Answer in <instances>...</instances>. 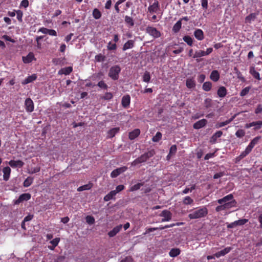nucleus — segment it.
I'll return each instance as SVG.
<instances>
[{"label":"nucleus","mask_w":262,"mask_h":262,"mask_svg":"<svg viewBox=\"0 0 262 262\" xmlns=\"http://www.w3.org/2000/svg\"><path fill=\"white\" fill-rule=\"evenodd\" d=\"M257 13H252L247 16L245 18V23L250 24L252 21H254L257 15Z\"/></svg>","instance_id":"nucleus-32"},{"label":"nucleus","mask_w":262,"mask_h":262,"mask_svg":"<svg viewBox=\"0 0 262 262\" xmlns=\"http://www.w3.org/2000/svg\"><path fill=\"white\" fill-rule=\"evenodd\" d=\"M37 78V76L35 74H33L31 76L27 77L25 80H24L21 83L24 85L27 84L28 83H31L36 80Z\"/></svg>","instance_id":"nucleus-26"},{"label":"nucleus","mask_w":262,"mask_h":262,"mask_svg":"<svg viewBox=\"0 0 262 262\" xmlns=\"http://www.w3.org/2000/svg\"><path fill=\"white\" fill-rule=\"evenodd\" d=\"M232 249V247H228L224 249L223 250H221L215 253V257L217 258H219L221 256H223L226 254H228L230 252V251Z\"/></svg>","instance_id":"nucleus-14"},{"label":"nucleus","mask_w":262,"mask_h":262,"mask_svg":"<svg viewBox=\"0 0 262 262\" xmlns=\"http://www.w3.org/2000/svg\"><path fill=\"white\" fill-rule=\"evenodd\" d=\"M186 86L188 89H192L196 86V81L194 76L190 77L186 80Z\"/></svg>","instance_id":"nucleus-11"},{"label":"nucleus","mask_w":262,"mask_h":262,"mask_svg":"<svg viewBox=\"0 0 262 262\" xmlns=\"http://www.w3.org/2000/svg\"><path fill=\"white\" fill-rule=\"evenodd\" d=\"M150 75L149 72L146 71L143 75V81L146 83H148L150 80Z\"/></svg>","instance_id":"nucleus-43"},{"label":"nucleus","mask_w":262,"mask_h":262,"mask_svg":"<svg viewBox=\"0 0 262 262\" xmlns=\"http://www.w3.org/2000/svg\"><path fill=\"white\" fill-rule=\"evenodd\" d=\"M207 123V120L205 119H203L194 123L193 125V127L194 129H199L204 127Z\"/></svg>","instance_id":"nucleus-12"},{"label":"nucleus","mask_w":262,"mask_h":262,"mask_svg":"<svg viewBox=\"0 0 262 262\" xmlns=\"http://www.w3.org/2000/svg\"><path fill=\"white\" fill-rule=\"evenodd\" d=\"M25 106L27 112L31 113L34 111V103L31 98H27L26 99L25 102Z\"/></svg>","instance_id":"nucleus-8"},{"label":"nucleus","mask_w":262,"mask_h":262,"mask_svg":"<svg viewBox=\"0 0 262 262\" xmlns=\"http://www.w3.org/2000/svg\"><path fill=\"white\" fill-rule=\"evenodd\" d=\"M250 89V88L248 86L243 89L240 93V96L242 97L246 96L249 93Z\"/></svg>","instance_id":"nucleus-55"},{"label":"nucleus","mask_w":262,"mask_h":262,"mask_svg":"<svg viewBox=\"0 0 262 262\" xmlns=\"http://www.w3.org/2000/svg\"><path fill=\"white\" fill-rule=\"evenodd\" d=\"M208 214V209L206 207H203L192 211L188 214L190 219H197L206 216Z\"/></svg>","instance_id":"nucleus-1"},{"label":"nucleus","mask_w":262,"mask_h":262,"mask_svg":"<svg viewBox=\"0 0 262 262\" xmlns=\"http://www.w3.org/2000/svg\"><path fill=\"white\" fill-rule=\"evenodd\" d=\"M40 170V167H36L33 168H32L31 171L29 172V173L31 174H33V173H35L39 172Z\"/></svg>","instance_id":"nucleus-63"},{"label":"nucleus","mask_w":262,"mask_h":262,"mask_svg":"<svg viewBox=\"0 0 262 262\" xmlns=\"http://www.w3.org/2000/svg\"><path fill=\"white\" fill-rule=\"evenodd\" d=\"M140 134V130L138 128L135 129L133 131L129 133L128 138L130 140H133L138 137Z\"/></svg>","instance_id":"nucleus-19"},{"label":"nucleus","mask_w":262,"mask_h":262,"mask_svg":"<svg viewBox=\"0 0 262 262\" xmlns=\"http://www.w3.org/2000/svg\"><path fill=\"white\" fill-rule=\"evenodd\" d=\"M260 136H257L255 137L250 142L249 144L247 147L250 150H252V148L254 147V146L257 144L258 142L260 139Z\"/></svg>","instance_id":"nucleus-30"},{"label":"nucleus","mask_w":262,"mask_h":262,"mask_svg":"<svg viewBox=\"0 0 262 262\" xmlns=\"http://www.w3.org/2000/svg\"><path fill=\"white\" fill-rule=\"evenodd\" d=\"M193 203V200L189 196H185L183 200V204L184 205H191Z\"/></svg>","instance_id":"nucleus-40"},{"label":"nucleus","mask_w":262,"mask_h":262,"mask_svg":"<svg viewBox=\"0 0 262 262\" xmlns=\"http://www.w3.org/2000/svg\"><path fill=\"white\" fill-rule=\"evenodd\" d=\"M9 164L11 167L13 168H15L17 167H21L24 165V163L20 160L16 161L11 160L9 162Z\"/></svg>","instance_id":"nucleus-16"},{"label":"nucleus","mask_w":262,"mask_h":262,"mask_svg":"<svg viewBox=\"0 0 262 262\" xmlns=\"http://www.w3.org/2000/svg\"><path fill=\"white\" fill-rule=\"evenodd\" d=\"M73 71V68L72 67H68L62 68L58 72V74H64L66 75H69Z\"/></svg>","instance_id":"nucleus-29"},{"label":"nucleus","mask_w":262,"mask_h":262,"mask_svg":"<svg viewBox=\"0 0 262 262\" xmlns=\"http://www.w3.org/2000/svg\"><path fill=\"white\" fill-rule=\"evenodd\" d=\"M97 85L99 88H100L101 89H104V90H107V88H108V86L107 85V84L102 80L99 81Z\"/></svg>","instance_id":"nucleus-56"},{"label":"nucleus","mask_w":262,"mask_h":262,"mask_svg":"<svg viewBox=\"0 0 262 262\" xmlns=\"http://www.w3.org/2000/svg\"><path fill=\"white\" fill-rule=\"evenodd\" d=\"M251 151L247 147L246 148L245 150L243 151L239 156V159H242L246 157Z\"/></svg>","instance_id":"nucleus-48"},{"label":"nucleus","mask_w":262,"mask_h":262,"mask_svg":"<svg viewBox=\"0 0 262 262\" xmlns=\"http://www.w3.org/2000/svg\"><path fill=\"white\" fill-rule=\"evenodd\" d=\"M86 222L90 225H92L95 223V219L91 215H88L85 217Z\"/></svg>","instance_id":"nucleus-50"},{"label":"nucleus","mask_w":262,"mask_h":262,"mask_svg":"<svg viewBox=\"0 0 262 262\" xmlns=\"http://www.w3.org/2000/svg\"><path fill=\"white\" fill-rule=\"evenodd\" d=\"M116 192L114 190L110 191L107 194L104 196L103 200L105 202L109 201L111 200H115Z\"/></svg>","instance_id":"nucleus-28"},{"label":"nucleus","mask_w":262,"mask_h":262,"mask_svg":"<svg viewBox=\"0 0 262 262\" xmlns=\"http://www.w3.org/2000/svg\"><path fill=\"white\" fill-rule=\"evenodd\" d=\"M205 78H206L205 75H204L203 74H201L199 75V76L198 77V81L199 83H202L204 81Z\"/></svg>","instance_id":"nucleus-59"},{"label":"nucleus","mask_w":262,"mask_h":262,"mask_svg":"<svg viewBox=\"0 0 262 262\" xmlns=\"http://www.w3.org/2000/svg\"><path fill=\"white\" fill-rule=\"evenodd\" d=\"M121 72V68L118 65L111 67L109 70L108 76L113 80H117L119 78V74Z\"/></svg>","instance_id":"nucleus-4"},{"label":"nucleus","mask_w":262,"mask_h":262,"mask_svg":"<svg viewBox=\"0 0 262 262\" xmlns=\"http://www.w3.org/2000/svg\"><path fill=\"white\" fill-rule=\"evenodd\" d=\"M122 228V225H119L118 226H116L115 227H114L113 229V230H112L110 232H108V236L111 237H114L121 230Z\"/></svg>","instance_id":"nucleus-17"},{"label":"nucleus","mask_w":262,"mask_h":262,"mask_svg":"<svg viewBox=\"0 0 262 262\" xmlns=\"http://www.w3.org/2000/svg\"><path fill=\"white\" fill-rule=\"evenodd\" d=\"M181 253V250L179 248H172L169 252V255L171 257H174L179 255Z\"/></svg>","instance_id":"nucleus-34"},{"label":"nucleus","mask_w":262,"mask_h":262,"mask_svg":"<svg viewBox=\"0 0 262 262\" xmlns=\"http://www.w3.org/2000/svg\"><path fill=\"white\" fill-rule=\"evenodd\" d=\"M223 135V132L221 130H218L215 132L210 138V142L212 144H214L216 142L217 139L220 138Z\"/></svg>","instance_id":"nucleus-15"},{"label":"nucleus","mask_w":262,"mask_h":262,"mask_svg":"<svg viewBox=\"0 0 262 262\" xmlns=\"http://www.w3.org/2000/svg\"><path fill=\"white\" fill-rule=\"evenodd\" d=\"M155 154L154 149L150 150L148 152H145L144 154L141 155L138 158L136 159L132 163V166H136L139 163H142L146 162L148 159L152 157Z\"/></svg>","instance_id":"nucleus-2"},{"label":"nucleus","mask_w":262,"mask_h":262,"mask_svg":"<svg viewBox=\"0 0 262 262\" xmlns=\"http://www.w3.org/2000/svg\"><path fill=\"white\" fill-rule=\"evenodd\" d=\"M248 220L247 219H240L235 221V224H236L237 226H241L247 223Z\"/></svg>","instance_id":"nucleus-54"},{"label":"nucleus","mask_w":262,"mask_h":262,"mask_svg":"<svg viewBox=\"0 0 262 262\" xmlns=\"http://www.w3.org/2000/svg\"><path fill=\"white\" fill-rule=\"evenodd\" d=\"M3 179L5 181H8L9 179L10 173H11V169L9 167L7 166L3 168Z\"/></svg>","instance_id":"nucleus-23"},{"label":"nucleus","mask_w":262,"mask_h":262,"mask_svg":"<svg viewBox=\"0 0 262 262\" xmlns=\"http://www.w3.org/2000/svg\"><path fill=\"white\" fill-rule=\"evenodd\" d=\"M93 186V183H92L91 182H89L87 184H85V185H84L79 187L77 188V191H82L83 190H90V189H91L92 188Z\"/></svg>","instance_id":"nucleus-33"},{"label":"nucleus","mask_w":262,"mask_h":262,"mask_svg":"<svg viewBox=\"0 0 262 262\" xmlns=\"http://www.w3.org/2000/svg\"><path fill=\"white\" fill-rule=\"evenodd\" d=\"M162 134L158 132L156 133V135L153 137L152 138V141L154 142H159L162 138Z\"/></svg>","instance_id":"nucleus-46"},{"label":"nucleus","mask_w":262,"mask_h":262,"mask_svg":"<svg viewBox=\"0 0 262 262\" xmlns=\"http://www.w3.org/2000/svg\"><path fill=\"white\" fill-rule=\"evenodd\" d=\"M182 22L181 20H179L173 26L172 31L174 33L178 32L181 28Z\"/></svg>","instance_id":"nucleus-35"},{"label":"nucleus","mask_w":262,"mask_h":262,"mask_svg":"<svg viewBox=\"0 0 262 262\" xmlns=\"http://www.w3.org/2000/svg\"><path fill=\"white\" fill-rule=\"evenodd\" d=\"M245 131L244 129H238L235 133V136L237 138H242L245 135Z\"/></svg>","instance_id":"nucleus-49"},{"label":"nucleus","mask_w":262,"mask_h":262,"mask_svg":"<svg viewBox=\"0 0 262 262\" xmlns=\"http://www.w3.org/2000/svg\"><path fill=\"white\" fill-rule=\"evenodd\" d=\"M33 178L28 177L24 182L23 185L25 187H28L30 186L33 182Z\"/></svg>","instance_id":"nucleus-39"},{"label":"nucleus","mask_w":262,"mask_h":262,"mask_svg":"<svg viewBox=\"0 0 262 262\" xmlns=\"http://www.w3.org/2000/svg\"><path fill=\"white\" fill-rule=\"evenodd\" d=\"M177 150V147L176 145H172L169 149V155H174Z\"/></svg>","instance_id":"nucleus-53"},{"label":"nucleus","mask_w":262,"mask_h":262,"mask_svg":"<svg viewBox=\"0 0 262 262\" xmlns=\"http://www.w3.org/2000/svg\"><path fill=\"white\" fill-rule=\"evenodd\" d=\"M16 14L17 15V18L18 20L21 23L23 21V12L22 11L18 10L17 11H16Z\"/></svg>","instance_id":"nucleus-51"},{"label":"nucleus","mask_w":262,"mask_h":262,"mask_svg":"<svg viewBox=\"0 0 262 262\" xmlns=\"http://www.w3.org/2000/svg\"><path fill=\"white\" fill-rule=\"evenodd\" d=\"M146 30L147 33L155 38H158L161 36L160 32L156 28L148 26Z\"/></svg>","instance_id":"nucleus-5"},{"label":"nucleus","mask_w":262,"mask_h":262,"mask_svg":"<svg viewBox=\"0 0 262 262\" xmlns=\"http://www.w3.org/2000/svg\"><path fill=\"white\" fill-rule=\"evenodd\" d=\"M254 125H253V126H254V130H257L259 129H260L262 127V121H257L253 122Z\"/></svg>","instance_id":"nucleus-45"},{"label":"nucleus","mask_w":262,"mask_h":262,"mask_svg":"<svg viewBox=\"0 0 262 262\" xmlns=\"http://www.w3.org/2000/svg\"><path fill=\"white\" fill-rule=\"evenodd\" d=\"M31 198V195L29 193H25L19 195L18 199L14 201L15 205H18L24 201H27Z\"/></svg>","instance_id":"nucleus-7"},{"label":"nucleus","mask_w":262,"mask_h":262,"mask_svg":"<svg viewBox=\"0 0 262 262\" xmlns=\"http://www.w3.org/2000/svg\"><path fill=\"white\" fill-rule=\"evenodd\" d=\"M93 16L94 18L96 19H98L101 18L102 16L101 12L100 11V10L97 8H95L92 12Z\"/></svg>","instance_id":"nucleus-36"},{"label":"nucleus","mask_w":262,"mask_h":262,"mask_svg":"<svg viewBox=\"0 0 262 262\" xmlns=\"http://www.w3.org/2000/svg\"><path fill=\"white\" fill-rule=\"evenodd\" d=\"M135 46V40H128L126 42L122 47V50L125 51L128 49L133 48Z\"/></svg>","instance_id":"nucleus-20"},{"label":"nucleus","mask_w":262,"mask_h":262,"mask_svg":"<svg viewBox=\"0 0 262 262\" xmlns=\"http://www.w3.org/2000/svg\"><path fill=\"white\" fill-rule=\"evenodd\" d=\"M29 6L28 0H23L20 4V7L27 8Z\"/></svg>","instance_id":"nucleus-61"},{"label":"nucleus","mask_w":262,"mask_h":262,"mask_svg":"<svg viewBox=\"0 0 262 262\" xmlns=\"http://www.w3.org/2000/svg\"><path fill=\"white\" fill-rule=\"evenodd\" d=\"M217 203L220 204H229V208L230 209L235 207L236 204V202L234 199L233 195L232 194H228L222 199H219Z\"/></svg>","instance_id":"nucleus-3"},{"label":"nucleus","mask_w":262,"mask_h":262,"mask_svg":"<svg viewBox=\"0 0 262 262\" xmlns=\"http://www.w3.org/2000/svg\"><path fill=\"white\" fill-rule=\"evenodd\" d=\"M130 103V97L129 95H126L123 96L121 100V104L123 107L127 108Z\"/></svg>","instance_id":"nucleus-13"},{"label":"nucleus","mask_w":262,"mask_h":262,"mask_svg":"<svg viewBox=\"0 0 262 262\" xmlns=\"http://www.w3.org/2000/svg\"><path fill=\"white\" fill-rule=\"evenodd\" d=\"M60 240V239L59 237H56L55 238L51 241L50 243L53 246V247H56L58 245Z\"/></svg>","instance_id":"nucleus-57"},{"label":"nucleus","mask_w":262,"mask_h":262,"mask_svg":"<svg viewBox=\"0 0 262 262\" xmlns=\"http://www.w3.org/2000/svg\"><path fill=\"white\" fill-rule=\"evenodd\" d=\"M183 224V222H178L176 223H173V224H171L170 225H165V226H164V228L166 229V228H168L172 227L175 226H180V225H181Z\"/></svg>","instance_id":"nucleus-60"},{"label":"nucleus","mask_w":262,"mask_h":262,"mask_svg":"<svg viewBox=\"0 0 262 262\" xmlns=\"http://www.w3.org/2000/svg\"><path fill=\"white\" fill-rule=\"evenodd\" d=\"M201 5L204 9H207L208 8V1L201 0Z\"/></svg>","instance_id":"nucleus-64"},{"label":"nucleus","mask_w":262,"mask_h":262,"mask_svg":"<svg viewBox=\"0 0 262 262\" xmlns=\"http://www.w3.org/2000/svg\"><path fill=\"white\" fill-rule=\"evenodd\" d=\"M204 56H206L205 54V51H202V50H200V51H196L195 52V54H194V55L192 56V57L193 58H195L201 57H203Z\"/></svg>","instance_id":"nucleus-47"},{"label":"nucleus","mask_w":262,"mask_h":262,"mask_svg":"<svg viewBox=\"0 0 262 262\" xmlns=\"http://www.w3.org/2000/svg\"><path fill=\"white\" fill-rule=\"evenodd\" d=\"M125 188V187L123 185H119L116 187V189L114 190L115 192L117 194V193H119V192L122 191Z\"/></svg>","instance_id":"nucleus-58"},{"label":"nucleus","mask_w":262,"mask_h":262,"mask_svg":"<svg viewBox=\"0 0 262 262\" xmlns=\"http://www.w3.org/2000/svg\"><path fill=\"white\" fill-rule=\"evenodd\" d=\"M262 112V105L259 104H258L255 110V113L256 114H258L259 113H261Z\"/></svg>","instance_id":"nucleus-62"},{"label":"nucleus","mask_w":262,"mask_h":262,"mask_svg":"<svg viewBox=\"0 0 262 262\" xmlns=\"http://www.w3.org/2000/svg\"><path fill=\"white\" fill-rule=\"evenodd\" d=\"M95 59L97 62H103L105 60L106 57L101 54H99L95 56Z\"/></svg>","instance_id":"nucleus-44"},{"label":"nucleus","mask_w":262,"mask_h":262,"mask_svg":"<svg viewBox=\"0 0 262 262\" xmlns=\"http://www.w3.org/2000/svg\"><path fill=\"white\" fill-rule=\"evenodd\" d=\"M183 39L185 42L187 43L188 45H189V46H192L193 43V39L190 36H184L183 37Z\"/></svg>","instance_id":"nucleus-41"},{"label":"nucleus","mask_w":262,"mask_h":262,"mask_svg":"<svg viewBox=\"0 0 262 262\" xmlns=\"http://www.w3.org/2000/svg\"><path fill=\"white\" fill-rule=\"evenodd\" d=\"M227 93V89L223 86H220L217 91V95L221 98L225 97L226 96Z\"/></svg>","instance_id":"nucleus-27"},{"label":"nucleus","mask_w":262,"mask_h":262,"mask_svg":"<svg viewBox=\"0 0 262 262\" xmlns=\"http://www.w3.org/2000/svg\"><path fill=\"white\" fill-rule=\"evenodd\" d=\"M143 183H138L137 184H135L132 186H131L129 188L130 191H135L139 190L141 186L143 185Z\"/></svg>","instance_id":"nucleus-42"},{"label":"nucleus","mask_w":262,"mask_h":262,"mask_svg":"<svg viewBox=\"0 0 262 262\" xmlns=\"http://www.w3.org/2000/svg\"><path fill=\"white\" fill-rule=\"evenodd\" d=\"M229 204H221V205L217 206L215 208V211L216 212H220L223 210H225L226 209H230L229 208Z\"/></svg>","instance_id":"nucleus-37"},{"label":"nucleus","mask_w":262,"mask_h":262,"mask_svg":"<svg viewBox=\"0 0 262 262\" xmlns=\"http://www.w3.org/2000/svg\"><path fill=\"white\" fill-rule=\"evenodd\" d=\"M160 216L163 217L161 222H168L171 220L172 213L167 210H164L160 214Z\"/></svg>","instance_id":"nucleus-9"},{"label":"nucleus","mask_w":262,"mask_h":262,"mask_svg":"<svg viewBox=\"0 0 262 262\" xmlns=\"http://www.w3.org/2000/svg\"><path fill=\"white\" fill-rule=\"evenodd\" d=\"M35 59L33 53L30 52L26 56L23 57V61L25 63H29L31 62Z\"/></svg>","instance_id":"nucleus-24"},{"label":"nucleus","mask_w":262,"mask_h":262,"mask_svg":"<svg viewBox=\"0 0 262 262\" xmlns=\"http://www.w3.org/2000/svg\"><path fill=\"white\" fill-rule=\"evenodd\" d=\"M119 130H120L119 127H114V128H113L110 129L107 132V138H113L116 135V134L119 133Z\"/></svg>","instance_id":"nucleus-22"},{"label":"nucleus","mask_w":262,"mask_h":262,"mask_svg":"<svg viewBox=\"0 0 262 262\" xmlns=\"http://www.w3.org/2000/svg\"><path fill=\"white\" fill-rule=\"evenodd\" d=\"M194 36L198 40H202L204 38V32L200 29H197L194 31Z\"/></svg>","instance_id":"nucleus-18"},{"label":"nucleus","mask_w":262,"mask_h":262,"mask_svg":"<svg viewBox=\"0 0 262 262\" xmlns=\"http://www.w3.org/2000/svg\"><path fill=\"white\" fill-rule=\"evenodd\" d=\"M124 21L127 26L129 28L133 27L135 25L134 20L131 16L125 15L124 17Z\"/></svg>","instance_id":"nucleus-25"},{"label":"nucleus","mask_w":262,"mask_h":262,"mask_svg":"<svg viewBox=\"0 0 262 262\" xmlns=\"http://www.w3.org/2000/svg\"><path fill=\"white\" fill-rule=\"evenodd\" d=\"M249 73L255 79H257L258 80H261V78L260 77L259 73L255 70L254 67H250Z\"/></svg>","instance_id":"nucleus-31"},{"label":"nucleus","mask_w":262,"mask_h":262,"mask_svg":"<svg viewBox=\"0 0 262 262\" xmlns=\"http://www.w3.org/2000/svg\"><path fill=\"white\" fill-rule=\"evenodd\" d=\"M107 48L109 51L115 50L117 49V45L115 43L112 44L111 41H110L107 46Z\"/></svg>","instance_id":"nucleus-52"},{"label":"nucleus","mask_w":262,"mask_h":262,"mask_svg":"<svg viewBox=\"0 0 262 262\" xmlns=\"http://www.w3.org/2000/svg\"><path fill=\"white\" fill-rule=\"evenodd\" d=\"M212 86L211 82L209 81L205 82L203 84L202 89L204 91L208 92L211 90Z\"/></svg>","instance_id":"nucleus-38"},{"label":"nucleus","mask_w":262,"mask_h":262,"mask_svg":"<svg viewBox=\"0 0 262 262\" xmlns=\"http://www.w3.org/2000/svg\"><path fill=\"white\" fill-rule=\"evenodd\" d=\"M127 167L125 166L117 168L112 171L111 173V177L112 178H115L121 173L125 172L127 169Z\"/></svg>","instance_id":"nucleus-6"},{"label":"nucleus","mask_w":262,"mask_h":262,"mask_svg":"<svg viewBox=\"0 0 262 262\" xmlns=\"http://www.w3.org/2000/svg\"><path fill=\"white\" fill-rule=\"evenodd\" d=\"M220 73L217 70H213L210 75V78L214 82L217 81L220 79Z\"/></svg>","instance_id":"nucleus-21"},{"label":"nucleus","mask_w":262,"mask_h":262,"mask_svg":"<svg viewBox=\"0 0 262 262\" xmlns=\"http://www.w3.org/2000/svg\"><path fill=\"white\" fill-rule=\"evenodd\" d=\"M160 10V5L157 0H155L152 5H150L148 8V11L150 13H157Z\"/></svg>","instance_id":"nucleus-10"}]
</instances>
